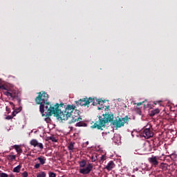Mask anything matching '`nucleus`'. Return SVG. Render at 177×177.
Instances as JSON below:
<instances>
[{"label": "nucleus", "instance_id": "f257e3e1", "mask_svg": "<svg viewBox=\"0 0 177 177\" xmlns=\"http://www.w3.org/2000/svg\"><path fill=\"white\" fill-rule=\"evenodd\" d=\"M46 115H53V114H56L58 118L64 121L68 120V118H70V116H68L65 111L63 112L61 110H59L54 106H52L50 104H47L46 106Z\"/></svg>", "mask_w": 177, "mask_h": 177}, {"label": "nucleus", "instance_id": "f03ea898", "mask_svg": "<svg viewBox=\"0 0 177 177\" xmlns=\"http://www.w3.org/2000/svg\"><path fill=\"white\" fill-rule=\"evenodd\" d=\"M48 97L49 96L48 94L43 92L42 93H39V95L35 99L37 104H40L39 110L42 115H45L44 113H46V104H50V103L47 102Z\"/></svg>", "mask_w": 177, "mask_h": 177}, {"label": "nucleus", "instance_id": "7ed1b4c3", "mask_svg": "<svg viewBox=\"0 0 177 177\" xmlns=\"http://www.w3.org/2000/svg\"><path fill=\"white\" fill-rule=\"evenodd\" d=\"M114 116L110 113H105L103 115V117H99L98 121L92 126L93 128H97V129H102L103 127L107 124V122H111Z\"/></svg>", "mask_w": 177, "mask_h": 177}, {"label": "nucleus", "instance_id": "20e7f679", "mask_svg": "<svg viewBox=\"0 0 177 177\" xmlns=\"http://www.w3.org/2000/svg\"><path fill=\"white\" fill-rule=\"evenodd\" d=\"M80 165V174H82L83 175H88L93 169V165L92 164L88 163L86 165V161L83 160L79 162Z\"/></svg>", "mask_w": 177, "mask_h": 177}, {"label": "nucleus", "instance_id": "39448f33", "mask_svg": "<svg viewBox=\"0 0 177 177\" xmlns=\"http://www.w3.org/2000/svg\"><path fill=\"white\" fill-rule=\"evenodd\" d=\"M91 102H92V98H83V99H80L78 101H76L75 103L76 104H77V106H88V104H89V103H91Z\"/></svg>", "mask_w": 177, "mask_h": 177}, {"label": "nucleus", "instance_id": "423d86ee", "mask_svg": "<svg viewBox=\"0 0 177 177\" xmlns=\"http://www.w3.org/2000/svg\"><path fill=\"white\" fill-rule=\"evenodd\" d=\"M128 122V117L123 118L122 119L116 120L115 122V125L118 128H121V127H124V124H127Z\"/></svg>", "mask_w": 177, "mask_h": 177}, {"label": "nucleus", "instance_id": "0eeeda50", "mask_svg": "<svg viewBox=\"0 0 177 177\" xmlns=\"http://www.w3.org/2000/svg\"><path fill=\"white\" fill-rule=\"evenodd\" d=\"M154 133L150 129H145L142 132V136L145 138V139H150V138H153Z\"/></svg>", "mask_w": 177, "mask_h": 177}, {"label": "nucleus", "instance_id": "6e6552de", "mask_svg": "<svg viewBox=\"0 0 177 177\" xmlns=\"http://www.w3.org/2000/svg\"><path fill=\"white\" fill-rule=\"evenodd\" d=\"M74 110H75V105H68L66 108L65 109L64 112L67 113L68 117H71V115L74 112Z\"/></svg>", "mask_w": 177, "mask_h": 177}, {"label": "nucleus", "instance_id": "1a4fd4ad", "mask_svg": "<svg viewBox=\"0 0 177 177\" xmlns=\"http://www.w3.org/2000/svg\"><path fill=\"white\" fill-rule=\"evenodd\" d=\"M31 146H33L34 147H39L42 150L44 149V145L42 143L38 142V140L33 139L30 141Z\"/></svg>", "mask_w": 177, "mask_h": 177}, {"label": "nucleus", "instance_id": "9d476101", "mask_svg": "<svg viewBox=\"0 0 177 177\" xmlns=\"http://www.w3.org/2000/svg\"><path fill=\"white\" fill-rule=\"evenodd\" d=\"M149 162L152 164V165H158V160H157V156H152L148 159Z\"/></svg>", "mask_w": 177, "mask_h": 177}, {"label": "nucleus", "instance_id": "9b49d317", "mask_svg": "<svg viewBox=\"0 0 177 177\" xmlns=\"http://www.w3.org/2000/svg\"><path fill=\"white\" fill-rule=\"evenodd\" d=\"M81 118H80V114L77 113V115H75V117H72V119L70 122L71 124H73L74 122H78V121H80Z\"/></svg>", "mask_w": 177, "mask_h": 177}, {"label": "nucleus", "instance_id": "f8f14e48", "mask_svg": "<svg viewBox=\"0 0 177 177\" xmlns=\"http://www.w3.org/2000/svg\"><path fill=\"white\" fill-rule=\"evenodd\" d=\"M114 167V162L113 161H111L108 163V165L106 166V169H107V171H111V169Z\"/></svg>", "mask_w": 177, "mask_h": 177}, {"label": "nucleus", "instance_id": "ddd939ff", "mask_svg": "<svg viewBox=\"0 0 177 177\" xmlns=\"http://www.w3.org/2000/svg\"><path fill=\"white\" fill-rule=\"evenodd\" d=\"M100 100L97 98H93L90 103H93V106H96L97 104H100Z\"/></svg>", "mask_w": 177, "mask_h": 177}, {"label": "nucleus", "instance_id": "4468645a", "mask_svg": "<svg viewBox=\"0 0 177 177\" xmlns=\"http://www.w3.org/2000/svg\"><path fill=\"white\" fill-rule=\"evenodd\" d=\"M14 149H15L17 154H21L23 153V149L19 147V145H14Z\"/></svg>", "mask_w": 177, "mask_h": 177}, {"label": "nucleus", "instance_id": "2eb2a0df", "mask_svg": "<svg viewBox=\"0 0 177 177\" xmlns=\"http://www.w3.org/2000/svg\"><path fill=\"white\" fill-rule=\"evenodd\" d=\"M158 113H160V109H156L151 111L150 115H151V117H153V116L156 115V114H158Z\"/></svg>", "mask_w": 177, "mask_h": 177}, {"label": "nucleus", "instance_id": "dca6fc26", "mask_svg": "<svg viewBox=\"0 0 177 177\" xmlns=\"http://www.w3.org/2000/svg\"><path fill=\"white\" fill-rule=\"evenodd\" d=\"M102 136H103V138H104V139H109V138H111V136L110 135V132L102 133Z\"/></svg>", "mask_w": 177, "mask_h": 177}, {"label": "nucleus", "instance_id": "f3484780", "mask_svg": "<svg viewBox=\"0 0 177 177\" xmlns=\"http://www.w3.org/2000/svg\"><path fill=\"white\" fill-rule=\"evenodd\" d=\"M21 169V166L18 165L13 169V172H17V174H19V172H20Z\"/></svg>", "mask_w": 177, "mask_h": 177}, {"label": "nucleus", "instance_id": "a211bd4d", "mask_svg": "<svg viewBox=\"0 0 177 177\" xmlns=\"http://www.w3.org/2000/svg\"><path fill=\"white\" fill-rule=\"evenodd\" d=\"M8 160H10V161H13V160H16L15 155H8L7 156Z\"/></svg>", "mask_w": 177, "mask_h": 177}, {"label": "nucleus", "instance_id": "6ab92c4d", "mask_svg": "<svg viewBox=\"0 0 177 177\" xmlns=\"http://www.w3.org/2000/svg\"><path fill=\"white\" fill-rule=\"evenodd\" d=\"M68 150H70L71 151H73V150H74V142H71L69 144V145L68 146Z\"/></svg>", "mask_w": 177, "mask_h": 177}, {"label": "nucleus", "instance_id": "aec40b11", "mask_svg": "<svg viewBox=\"0 0 177 177\" xmlns=\"http://www.w3.org/2000/svg\"><path fill=\"white\" fill-rule=\"evenodd\" d=\"M37 160L39 161V162H40V164H41V165H44V164H45L46 160L44 158L39 157V158H37Z\"/></svg>", "mask_w": 177, "mask_h": 177}, {"label": "nucleus", "instance_id": "412c9836", "mask_svg": "<svg viewBox=\"0 0 177 177\" xmlns=\"http://www.w3.org/2000/svg\"><path fill=\"white\" fill-rule=\"evenodd\" d=\"M6 96H8V97H11L12 99H13V97H15V95L9 91H7L6 93Z\"/></svg>", "mask_w": 177, "mask_h": 177}, {"label": "nucleus", "instance_id": "4be33fe9", "mask_svg": "<svg viewBox=\"0 0 177 177\" xmlns=\"http://www.w3.org/2000/svg\"><path fill=\"white\" fill-rule=\"evenodd\" d=\"M37 177H46V174L44 171L39 173Z\"/></svg>", "mask_w": 177, "mask_h": 177}, {"label": "nucleus", "instance_id": "5701e85b", "mask_svg": "<svg viewBox=\"0 0 177 177\" xmlns=\"http://www.w3.org/2000/svg\"><path fill=\"white\" fill-rule=\"evenodd\" d=\"M48 176L49 177H56V174L51 171V172L48 173Z\"/></svg>", "mask_w": 177, "mask_h": 177}, {"label": "nucleus", "instance_id": "b1692460", "mask_svg": "<svg viewBox=\"0 0 177 177\" xmlns=\"http://www.w3.org/2000/svg\"><path fill=\"white\" fill-rule=\"evenodd\" d=\"M22 177H28V173L27 171H24L21 174Z\"/></svg>", "mask_w": 177, "mask_h": 177}, {"label": "nucleus", "instance_id": "393cba45", "mask_svg": "<svg viewBox=\"0 0 177 177\" xmlns=\"http://www.w3.org/2000/svg\"><path fill=\"white\" fill-rule=\"evenodd\" d=\"M82 125H83V123L82 122H78L75 124L76 127H82Z\"/></svg>", "mask_w": 177, "mask_h": 177}, {"label": "nucleus", "instance_id": "a878e982", "mask_svg": "<svg viewBox=\"0 0 177 177\" xmlns=\"http://www.w3.org/2000/svg\"><path fill=\"white\" fill-rule=\"evenodd\" d=\"M106 160V155H102L100 157V161H104Z\"/></svg>", "mask_w": 177, "mask_h": 177}, {"label": "nucleus", "instance_id": "bb28decb", "mask_svg": "<svg viewBox=\"0 0 177 177\" xmlns=\"http://www.w3.org/2000/svg\"><path fill=\"white\" fill-rule=\"evenodd\" d=\"M9 176L6 173H1L0 177H8Z\"/></svg>", "mask_w": 177, "mask_h": 177}, {"label": "nucleus", "instance_id": "cd10ccee", "mask_svg": "<svg viewBox=\"0 0 177 177\" xmlns=\"http://www.w3.org/2000/svg\"><path fill=\"white\" fill-rule=\"evenodd\" d=\"M96 160H97V157L92 156V158H91L92 162H95V161H96Z\"/></svg>", "mask_w": 177, "mask_h": 177}, {"label": "nucleus", "instance_id": "c85d7f7f", "mask_svg": "<svg viewBox=\"0 0 177 177\" xmlns=\"http://www.w3.org/2000/svg\"><path fill=\"white\" fill-rule=\"evenodd\" d=\"M166 167H167V164H165V163L160 164V168H165Z\"/></svg>", "mask_w": 177, "mask_h": 177}, {"label": "nucleus", "instance_id": "c756f323", "mask_svg": "<svg viewBox=\"0 0 177 177\" xmlns=\"http://www.w3.org/2000/svg\"><path fill=\"white\" fill-rule=\"evenodd\" d=\"M39 167H41V165L39 163H37L35 165V168H36V169H38V168H39Z\"/></svg>", "mask_w": 177, "mask_h": 177}, {"label": "nucleus", "instance_id": "7c9ffc66", "mask_svg": "<svg viewBox=\"0 0 177 177\" xmlns=\"http://www.w3.org/2000/svg\"><path fill=\"white\" fill-rule=\"evenodd\" d=\"M161 102H162V101H161V100L155 101V102H153V104L157 105L158 103H161Z\"/></svg>", "mask_w": 177, "mask_h": 177}, {"label": "nucleus", "instance_id": "2f4dec72", "mask_svg": "<svg viewBox=\"0 0 177 177\" xmlns=\"http://www.w3.org/2000/svg\"><path fill=\"white\" fill-rule=\"evenodd\" d=\"M12 118H13V117L8 115L6 118V120H12Z\"/></svg>", "mask_w": 177, "mask_h": 177}, {"label": "nucleus", "instance_id": "473e14b6", "mask_svg": "<svg viewBox=\"0 0 177 177\" xmlns=\"http://www.w3.org/2000/svg\"><path fill=\"white\" fill-rule=\"evenodd\" d=\"M142 104H143V102L137 103V106H142Z\"/></svg>", "mask_w": 177, "mask_h": 177}, {"label": "nucleus", "instance_id": "72a5a7b5", "mask_svg": "<svg viewBox=\"0 0 177 177\" xmlns=\"http://www.w3.org/2000/svg\"><path fill=\"white\" fill-rule=\"evenodd\" d=\"M52 141H53V142H57V140H56V138H54L52 139Z\"/></svg>", "mask_w": 177, "mask_h": 177}, {"label": "nucleus", "instance_id": "f704fd0d", "mask_svg": "<svg viewBox=\"0 0 177 177\" xmlns=\"http://www.w3.org/2000/svg\"><path fill=\"white\" fill-rule=\"evenodd\" d=\"M10 104L12 106V107H15V104H13L12 102H10Z\"/></svg>", "mask_w": 177, "mask_h": 177}, {"label": "nucleus", "instance_id": "c9c22d12", "mask_svg": "<svg viewBox=\"0 0 177 177\" xmlns=\"http://www.w3.org/2000/svg\"><path fill=\"white\" fill-rule=\"evenodd\" d=\"M9 110H10L9 108H8V106H6V111H9Z\"/></svg>", "mask_w": 177, "mask_h": 177}, {"label": "nucleus", "instance_id": "e433bc0d", "mask_svg": "<svg viewBox=\"0 0 177 177\" xmlns=\"http://www.w3.org/2000/svg\"><path fill=\"white\" fill-rule=\"evenodd\" d=\"M118 138H119V140H121V138L118 137Z\"/></svg>", "mask_w": 177, "mask_h": 177}, {"label": "nucleus", "instance_id": "4c0bfd02", "mask_svg": "<svg viewBox=\"0 0 177 177\" xmlns=\"http://www.w3.org/2000/svg\"><path fill=\"white\" fill-rule=\"evenodd\" d=\"M13 114H15V112H13Z\"/></svg>", "mask_w": 177, "mask_h": 177}]
</instances>
